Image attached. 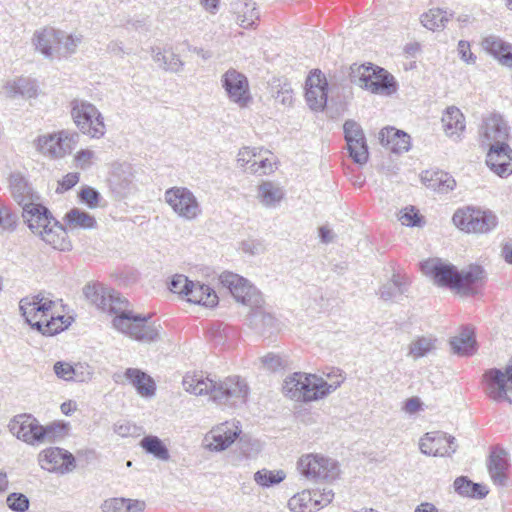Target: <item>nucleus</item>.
Instances as JSON below:
<instances>
[{
	"label": "nucleus",
	"mask_w": 512,
	"mask_h": 512,
	"mask_svg": "<svg viewBox=\"0 0 512 512\" xmlns=\"http://www.w3.org/2000/svg\"><path fill=\"white\" fill-rule=\"evenodd\" d=\"M286 478L283 470L271 471L262 469L254 474V480L257 484L263 487H270L282 482Z\"/></svg>",
	"instance_id": "de8ad7c7"
},
{
	"label": "nucleus",
	"mask_w": 512,
	"mask_h": 512,
	"mask_svg": "<svg viewBox=\"0 0 512 512\" xmlns=\"http://www.w3.org/2000/svg\"><path fill=\"white\" fill-rule=\"evenodd\" d=\"M73 123L83 134L93 139H101L106 133V124L101 111L91 102L74 98L69 103Z\"/></svg>",
	"instance_id": "423d86ee"
},
{
	"label": "nucleus",
	"mask_w": 512,
	"mask_h": 512,
	"mask_svg": "<svg viewBox=\"0 0 512 512\" xmlns=\"http://www.w3.org/2000/svg\"><path fill=\"white\" fill-rule=\"evenodd\" d=\"M164 200L179 217L185 220H194L201 214L196 196L186 187L174 186L167 189Z\"/></svg>",
	"instance_id": "f8f14e48"
},
{
	"label": "nucleus",
	"mask_w": 512,
	"mask_h": 512,
	"mask_svg": "<svg viewBox=\"0 0 512 512\" xmlns=\"http://www.w3.org/2000/svg\"><path fill=\"white\" fill-rule=\"evenodd\" d=\"M145 502L125 498H111L102 504L103 512H142Z\"/></svg>",
	"instance_id": "c9c22d12"
},
{
	"label": "nucleus",
	"mask_w": 512,
	"mask_h": 512,
	"mask_svg": "<svg viewBox=\"0 0 512 512\" xmlns=\"http://www.w3.org/2000/svg\"><path fill=\"white\" fill-rule=\"evenodd\" d=\"M185 391L194 395H210L219 405L238 406L246 402L248 385L239 376L215 381L201 373L186 374L182 381Z\"/></svg>",
	"instance_id": "f257e3e1"
},
{
	"label": "nucleus",
	"mask_w": 512,
	"mask_h": 512,
	"mask_svg": "<svg viewBox=\"0 0 512 512\" xmlns=\"http://www.w3.org/2000/svg\"><path fill=\"white\" fill-rule=\"evenodd\" d=\"M484 391L495 402L506 401L512 405L508 392L512 393V359L503 372L498 368L487 370L484 375Z\"/></svg>",
	"instance_id": "9b49d317"
},
{
	"label": "nucleus",
	"mask_w": 512,
	"mask_h": 512,
	"mask_svg": "<svg viewBox=\"0 0 512 512\" xmlns=\"http://www.w3.org/2000/svg\"><path fill=\"white\" fill-rule=\"evenodd\" d=\"M57 38L56 56L74 54L83 40V36L79 33L68 34L62 30H57Z\"/></svg>",
	"instance_id": "ea45409f"
},
{
	"label": "nucleus",
	"mask_w": 512,
	"mask_h": 512,
	"mask_svg": "<svg viewBox=\"0 0 512 512\" xmlns=\"http://www.w3.org/2000/svg\"><path fill=\"white\" fill-rule=\"evenodd\" d=\"M342 381L343 379L329 384L317 375L296 372L285 379L283 393L295 401H315L335 391Z\"/></svg>",
	"instance_id": "39448f33"
},
{
	"label": "nucleus",
	"mask_w": 512,
	"mask_h": 512,
	"mask_svg": "<svg viewBox=\"0 0 512 512\" xmlns=\"http://www.w3.org/2000/svg\"><path fill=\"white\" fill-rule=\"evenodd\" d=\"M22 217L29 229L37 235L42 229L47 228V226L54 221L50 211L45 206L41 205L39 201L28 209L25 208L24 211H22Z\"/></svg>",
	"instance_id": "393cba45"
},
{
	"label": "nucleus",
	"mask_w": 512,
	"mask_h": 512,
	"mask_svg": "<svg viewBox=\"0 0 512 512\" xmlns=\"http://www.w3.org/2000/svg\"><path fill=\"white\" fill-rule=\"evenodd\" d=\"M450 345L455 354L470 356L476 351V342L472 330L465 328L459 336L450 340Z\"/></svg>",
	"instance_id": "e433bc0d"
},
{
	"label": "nucleus",
	"mask_w": 512,
	"mask_h": 512,
	"mask_svg": "<svg viewBox=\"0 0 512 512\" xmlns=\"http://www.w3.org/2000/svg\"><path fill=\"white\" fill-rule=\"evenodd\" d=\"M73 381L88 382L94 375V369L87 363L78 362L73 365Z\"/></svg>",
	"instance_id": "4d7b16f0"
},
{
	"label": "nucleus",
	"mask_w": 512,
	"mask_h": 512,
	"mask_svg": "<svg viewBox=\"0 0 512 512\" xmlns=\"http://www.w3.org/2000/svg\"><path fill=\"white\" fill-rule=\"evenodd\" d=\"M8 507L15 512H25L29 509V499L22 493H11L6 499Z\"/></svg>",
	"instance_id": "5fc2aeb1"
},
{
	"label": "nucleus",
	"mask_w": 512,
	"mask_h": 512,
	"mask_svg": "<svg viewBox=\"0 0 512 512\" xmlns=\"http://www.w3.org/2000/svg\"><path fill=\"white\" fill-rule=\"evenodd\" d=\"M313 492V498L315 502V510H319L320 508H323L327 506L329 503L332 502L334 493L331 489H323V491L319 490H312Z\"/></svg>",
	"instance_id": "680f3d73"
},
{
	"label": "nucleus",
	"mask_w": 512,
	"mask_h": 512,
	"mask_svg": "<svg viewBox=\"0 0 512 512\" xmlns=\"http://www.w3.org/2000/svg\"><path fill=\"white\" fill-rule=\"evenodd\" d=\"M261 361L267 369L272 371H275L282 366L281 358L273 353L265 355L264 357L261 358Z\"/></svg>",
	"instance_id": "774afa93"
},
{
	"label": "nucleus",
	"mask_w": 512,
	"mask_h": 512,
	"mask_svg": "<svg viewBox=\"0 0 512 512\" xmlns=\"http://www.w3.org/2000/svg\"><path fill=\"white\" fill-rule=\"evenodd\" d=\"M64 219L69 229H92L97 224L92 215L78 208H73L67 212Z\"/></svg>",
	"instance_id": "a19ab883"
},
{
	"label": "nucleus",
	"mask_w": 512,
	"mask_h": 512,
	"mask_svg": "<svg viewBox=\"0 0 512 512\" xmlns=\"http://www.w3.org/2000/svg\"><path fill=\"white\" fill-rule=\"evenodd\" d=\"M130 170L131 168L127 167V170H122V174L114 173L112 176L111 183L119 193H124L130 189L133 182V175Z\"/></svg>",
	"instance_id": "864d4df0"
},
{
	"label": "nucleus",
	"mask_w": 512,
	"mask_h": 512,
	"mask_svg": "<svg viewBox=\"0 0 512 512\" xmlns=\"http://www.w3.org/2000/svg\"><path fill=\"white\" fill-rule=\"evenodd\" d=\"M57 30L54 28H44L37 31L34 35V44L45 57L53 58L57 51Z\"/></svg>",
	"instance_id": "7c9ffc66"
},
{
	"label": "nucleus",
	"mask_w": 512,
	"mask_h": 512,
	"mask_svg": "<svg viewBox=\"0 0 512 512\" xmlns=\"http://www.w3.org/2000/svg\"><path fill=\"white\" fill-rule=\"evenodd\" d=\"M53 370L55 375L64 381H73V365L65 361H57Z\"/></svg>",
	"instance_id": "052dcab7"
},
{
	"label": "nucleus",
	"mask_w": 512,
	"mask_h": 512,
	"mask_svg": "<svg viewBox=\"0 0 512 512\" xmlns=\"http://www.w3.org/2000/svg\"><path fill=\"white\" fill-rule=\"evenodd\" d=\"M109 289L99 285L88 284L83 288V294L85 298L92 304L96 305L97 308L102 310V306H105V301Z\"/></svg>",
	"instance_id": "09e8293b"
},
{
	"label": "nucleus",
	"mask_w": 512,
	"mask_h": 512,
	"mask_svg": "<svg viewBox=\"0 0 512 512\" xmlns=\"http://www.w3.org/2000/svg\"><path fill=\"white\" fill-rule=\"evenodd\" d=\"M250 309L251 311L248 315L249 325L257 333H272L277 328V320L263 308V304L258 307H250Z\"/></svg>",
	"instance_id": "c85d7f7f"
},
{
	"label": "nucleus",
	"mask_w": 512,
	"mask_h": 512,
	"mask_svg": "<svg viewBox=\"0 0 512 512\" xmlns=\"http://www.w3.org/2000/svg\"><path fill=\"white\" fill-rule=\"evenodd\" d=\"M262 153L270 154V151L264 150L262 148L243 147L238 152L237 164L245 172H248L247 167L250 164H254V161L256 162L258 157L261 156Z\"/></svg>",
	"instance_id": "8fccbe9b"
},
{
	"label": "nucleus",
	"mask_w": 512,
	"mask_h": 512,
	"mask_svg": "<svg viewBox=\"0 0 512 512\" xmlns=\"http://www.w3.org/2000/svg\"><path fill=\"white\" fill-rule=\"evenodd\" d=\"M240 432L236 423L224 422L206 434L204 446L210 451H223L237 439Z\"/></svg>",
	"instance_id": "6ab92c4d"
},
{
	"label": "nucleus",
	"mask_w": 512,
	"mask_h": 512,
	"mask_svg": "<svg viewBox=\"0 0 512 512\" xmlns=\"http://www.w3.org/2000/svg\"><path fill=\"white\" fill-rule=\"evenodd\" d=\"M17 215L12 213L8 207L0 203V228L12 231L16 227Z\"/></svg>",
	"instance_id": "bf43d9fd"
},
{
	"label": "nucleus",
	"mask_w": 512,
	"mask_h": 512,
	"mask_svg": "<svg viewBox=\"0 0 512 512\" xmlns=\"http://www.w3.org/2000/svg\"><path fill=\"white\" fill-rule=\"evenodd\" d=\"M399 220L403 225L406 226H418L420 222V216L418 212L412 207L410 210L405 209V211L401 214Z\"/></svg>",
	"instance_id": "338daca9"
},
{
	"label": "nucleus",
	"mask_w": 512,
	"mask_h": 512,
	"mask_svg": "<svg viewBox=\"0 0 512 512\" xmlns=\"http://www.w3.org/2000/svg\"><path fill=\"white\" fill-rule=\"evenodd\" d=\"M10 432L28 445H40V423L31 414H19L9 422Z\"/></svg>",
	"instance_id": "a211bd4d"
},
{
	"label": "nucleus",
	"mask_w": 512,
	"mask_h": 512,
	"mask_svg": "<svg viewBox=\"0 0 512 512\" xmlns=\"http://www.w3.org/2000/svg\"><path fill=\"white\" fill-rule=\"evenodd\" d=\"M10 190L15 202L22 207V211L40 200L30 184L20 175L11 176Z\"/></svg>",
	"instance_id": "b1692460"
},
{
	"label": "nucleus",
	"mask_w": 512,
	"mask_h": 512,
	"mask_svg": "<svg viewBox=\"0 0 512 512\" xmlns=\"http://www.w3.org/2000/svg\"><path fill=\"white\" fill-rule=\"evenodd\" d=\"M95 153L89 149H81L75 155L76 166L85 170L88 169L93 162Z\"/></svg>",
	"instance_id": "0e129e2a"
},
{
	"label": "nucleus",
	"mask_w": 512,
	"mask_h": 512,
	"mask_svg": "<svg viewBox=\"0 0 512 512\" xmlns=\"http://www.w3.org/2000/svg\"><path fill=\"white\" fill-rule=\"evenodd\" d=\"M313 497L311 490H303L289 499L288 507L293 512H313L315 511Z\"/></svg>",
	"instance_id": "37998d69"
},
{
	"label": "nucleus",
	"mask_w": 512,
	"mask_h": 512,
	"mask_svg": "<svg viewBox=\"0 0 512 512\" xmlns=\"http://www.w3.org/2000/svg\"><path fill=\"white\" fill-rule=\"evenodd\" d=\"M423 180L428 188L441 193L453 190L456 185L455 180L448 173L443 171H436L432 173L427 171Z\"/></svg>",
	"instance_id": "58836bf2"
},
{
	"label": "nucleus",
	"mask_w": 512,
	"mask_h": 512,
	"mask_svg": "<svg viewBox=\"0 0 512 512\" xmlns=\"http://www.w3.org/2000/svg\"><path fill=\"white\" fill-rule=\"evenodd\" d=\"M457 51L460 59L466 64L471 65L476 63V56L472 53L468 41L460 40L458 42Z\"/></svg>",
	"instance_id": "e2e57ef3"
},
{
	"label": "nucleus",
	"mask_w": 512,
	"mask_h": 512,
	"mask_svg": "<svg viewBox=\"0 0 512 512\" xmlns=\"http://www.w3.org/2000/svg\"><path fill=\"white\" fill-rule=\"evenodd\" d=\"M284 197V190L276 183L264 181L258 186L257 198L265 207H275Z\"/></svg>",
	"instance_id": "72a5a7b5"
},
{
	"label": "nucleus",
	"mask_w": 512,
	"mask_h": 512,
	"mask_svg": "<svg viewBox=\"0 0 512 512\" xmlns=\"http://www.w3.org/2000/svg\"><path fill=\"white\" fill-rule=\"evenodd\" d=\"M406 292L405 283H403L399 276L393 275V278L387 283L383 284L380 287L379 294L380 297L385 300H393Z\"/></svg>",
	"instance_id": "49530a36"
},
{
	"label": "nucleus",
	"mask_w": 512,
	"mask_h": 512,
	"mask_svg": "<svg viewBox=\"0 0 512 512\" xmlns=\"http://www.w3.org/2000/svg\"><path fill=\"white\" fill-rule=\"evenodd\" d=\"M38 235L55 249L65 251L71 248V243L67 239L66 228L55 219L47 228L42 229Z\"/></svg>",
	"instance_id": "cd10ccee"
},
{
	"label": "nucleus",
	"mask_w": 512,
	"mask_h": 512,
	"mask_svg": "<svg viewBox=\"0 0 512 512\" xmlns=\"http://www.w3.org/2000/svg\"><path fill=\"white\" fill-rule=\"evenodd\" d=\"M442 126L448 137L459 139L465 130V118L459 108L448 107L442 115Z\"/></svg>",
	"instance_id": "c756f323"
},
{
	"label": "nucleus",
	"mask_w": 512,
	"mask_h": 512,
	"mask_svg": "<svg viewBox=\"0 0 512 512\" xmlns=\"http://www.w3.org/2000/svg\"><path fill=\"white\" fill-rule=\"evenodd\" d=\"M38 461L42 469L60 474L70 473L76 467L75 457L59 447L44 449L40 452Z\"/></svg>",
	"instance_id": "2eb2a0df"
},
{
	"label": "nucleus",
	"mask_w": 512,
	"mask_h": 512,
	"mask_svg": "<svg viewBox=\"0 0 512 512\" xmlns=\"http://www.w3.org/2000/svg\"><path fill=\"white\" fill-rule=\"evenodd\" d=\"M486 163L497 175L503 177L512 173V150L508 144L487 147Z\"/></svg>",
	"instance_id": "4be33fe9"
},
{
	"label": "nucleus",
	"mask_w": 512,
	"mask_h": 512,
	"mask_svg": "<svg viewBox=\"0 0 512 512\" xmlns=\"http://www.w3.org/2000/svg\"><path fill=\"white\" fill-rule=\"evenodd\" d=\"M483 49L502 66L512 68V44L497 35H488L482 40Z\"/></svg>",
	"instance_id": "5701e85b"
},
{
	"label": "nucleus",
	"mask_w": 512,
	"mask_h": 512,
	"mask_svg": "<svg viewBox=\"0 0 512 512\" xmlns=\"http://www.w3.org/2000/svg\"><path fill=\"white\" fill-rule=\"evenodd\" d=\"M474 486V482L470 481L465 476H460L454 481V489L457 493L463 496H469Z\"/></svg>",
	"instance_id": "69168bd1"
},
{
	"label": "nucleus",
	"mask_w": 512,
	"mask_h": 512,
	"mask_svg": "<svg viewBox=\"0 0 512 512\" xmlns=\"http://www.w3.org/2000/svg\"><path fill=\"white\" fill-rule=\"evenodd\" d=\"M328 83L321 71L311 73L306 80V101L312 110H323L327 103Z\"/></svg>",
	"instance_id": "aec40b11"
},
{
	"label": "nucleus",
	"mask_w": 512,
	"mask_h": 512,
	"mask_svg": "<svg viewBox=\"0 0 512 512\" xmlns=\"http://www.w3.org/2000/svg\"><path fill=\"white\" fill-rule=\"evenodd\" d=\"M55 306L56 302L45 292L26 296L19 302L26 323L43 336H54L67 328L64 316L54 312Z\"/></svg>",
	"instance_id": "7ed1b4c3"
},
{
	"label": "nucleus",
	"mask_w": 512,
	"mask_h": 512,
	"mask_svg": "<svg viewBox=\"0 0 512 512\" xmlns=\"http://www.w3.org/2000/svg\"><path fill=\"white\" fill-rule=\"evenodd\" d=\"M192 282L186 276L177 274L172 277L169 283V289L173 293L183 294L186 296L189 288H192Z\"/></svg>",
	"instance_id": "13d9d810"
},
{
	"label": "nucleus",
	"mask_w": 512,
	"mask_h": 512,
	"mask_svg": "<svg viewBox=\"0 0 512 512\" xmlns=\"http://www.w3.org/2000/svg\"><path fill=\"white\" fill-rule=\"evenodd\" d=\"M270 156H272V154H265V153H262L261 156L258 157L257 161L255 162L254 161V164H250L248 167H247V170H248V173H251V174H260V175H265V174H269L271 172H273V165H274V161L272 158H270Z\"/></svg>",
	"instance_id": "603ef678"
},
{
	"label": "nucleus",
	"mask_w": 512,
	"mask_h": 512,
	"mask_svg": "<svg viewBox=\"0 0 512 512\" xmlns=\"http://www.w3.org/2000/svg\"><path fill=\"white\" fill-rule=\"evenodd\" d=\"M300 473L312 480H335L340 473L338 463L319 454H306L300 457L297 463Z\"/></svg>",
	"instance_id": "6e6552de"
},
{
	"label": "nucleus",
	"mask_w": 512,
	"mask_h": 512,
	"mask_svg": "<svg viewBox=\"0 0 512 512\" xmlns=\"http://www.w3.org/2000/svg\"><path fill=\"white\" fill-rule=\"evenodd\" d=\"M452 15H448L447 12L435 8L430 9L428 12L421 15L420 21L421 24L431 30L435 31L438 29H443L446 26V23L450 20Z\"/></svg>",
	"instance_id": "79ce46f5"
},
{
	"label": "nucleus",
	"mask_w": 512,
	"mask_h": 512,
	"mask_svg": "<svg viewBox=\"0 0 512 512\" xmlns=\"http://www.w3.org/2000/svg\"><path fill=\"white\" fill-rule=\"evenodd\" d=\"M423 268L438 285L455 290L463 296L478 293L485 278V272L479 265H470L461 271L453 265L441 263H426Z\"/></svg>",
	"instance_id": "20e7f679"
},
{
	"label": "nucleus",
	"mask_w": 512,
	"mask_h": 512,
	"mask_svg": "<svg viewBox=\"0 0 512 512\" xmlns=\"http://www.w3.org/2000/svg\"><path fill=\"white\" fill-rule=\"evenodd\" d=\"M79 141L77 132L61 131L55 134L39 136L36 149L51 158H61L70 153Z\"/></svg>",
	"instance_id": "ddd939ff"
},
{
	"label": "nucleus",
	"mask_w": 512,
	"mask_h": 512,
	"mask_svg": "<svg viewBox=\"0 0 512 512\" xmlns=\"http://www.w3.org/2000/svg\"><path fill=\"white\" fill-rule=\"evenodd\" d=\"M487 467L493 483L498 486H505L509 467L507 452L504 449L493 450L490 453Z\"/></svg>",
	"instance_id": "a878e982"
},
{
	"label": "nucleus",
	"mask_w": 512,
	"mask_h": 512,
	"mask_svg": "<svg viewBox=\"0 0 512 512\" xmlns=\"http://www.w3.org/2000/svg\"><path fill=\"white\" fill-rule=\"evenodd\" d=\"M380 143L392 152L400 154L410 149V136L394 127H386L379 133Z\"/></svg>",
	"instance_id": "bb28decb"
},
{
	"label": "nucleus",
	"mask_w": 512,
	"mask_h": 512,
	"mask_svg": "<svg viewBox=\"0 0 512 512\" xmlns=\"http://www.w3.org/2000/svg\"><path fill=\"white\" fill-rule=\"evenodd\" d=\"M140 445L147 453L159 460L167 461L170 458L166 445L157 436H145Z\"/></svg>",
	"instance_id": "c03bdc74"
},
{
	"label": "nucleus",
	"mask_w": 512,
	"mask_h": 512,
	"mask_svg": "<svg viewBox=\"0 0 512 512\" xmlns=\"http://www.w3.org/2000/svg\"><path fill=\"white\" fill-rule=\"evenodd\" d=\"M82 203H85L89 208L93 209L99 206L101 199L100 193L89 186L82 188L78 194Z\"/></svg>",
	"instance_id": "6e6d98bb"
},
{
	"label": "nucleus",
	"mask_w": 512,
	"mask_h": 512,
	"mask_svg": "<svg viewBox=\"0 0 512 512\" xmlns=\"http://www.w3.org/2000/svg\"><path fill=\"white\" fill-rule=\"evenodd\" d=\"M436 348V339L432 336H421L413 340L409 345V355L418 359L428 355Z\"/></svg>",
	"instance_id": "a18cd8bd"
},
{
	"label": "nucleus",
	"mask_w": 512,
	"mask_h": 512,
	"mask_svg": "<svg viewBox=\"0 0 512 512\" xmlns=\"http://www.w3.org/2000/svg\"><path fill=\"white\" fill-rule=\"evenodd\" d=\"M219 280L237 302L248 307H258L264 304L260 291L242 276L232 272H224L220 275Z\"/></svg>",
	"instance_id": "9d476101"
},
{
	"label": "nucleus",
	"mask_w": 512,
	"mask_h": 512,
	"mask_svg": "<svg viewBox=\"0 0 512 512\" xmlns=\"http://www.w3.org/2000/svg\"><path fill=\"white\" fill-rule=\"evenodd\" d=\"M235 10L243 28H251L259 19V12L253 0H238Z\"/></svg>",
	"instance_id": "4c0bfd02"
},
{
	"label": "nucleus",
	"mask_w": 512,
	"mask_h": 512,
	"mask_svg": "<svg viewBox=\"0 0 512 512\" xmlns=\"http://www.w3.org/2000/svg\"><path fill=\"white\" fill-rule=\"evenodd\" d=\"M40 432L42 434V436H40V444L55 442L57 439L64 437L66 427L61 423H51L46 426L40 424Z\"/></svg>",
	"instance_id": "3c124183"
},
{
	"label": "nucleus",
	"mask_w": 512,
	"mask_h": 512,
	"mask_svg": "<svg viewBox=\"0 0 512 512\" xmlns=\"http://www.w3.org/2000/svg\"><path fill=\"white\" fill-rule=\"evenodd\" d=\"M457 447L456 439L441 431L426 433L419 443L421 452L428 456H451Z\"/></svg>",
	"instance_id": "f3484780"
},
{
	"label": "nucleus",
	"mask_w": 512,
	"mask_h": 512,
	"mask_svg": "<svg viewBox=\"0 0 512 512\" xmlns=\"http://www.w3.org/2000/svg\"><path fill=\"white\" fill-rule=\"evenodd\" d=\"M105 304L102 311L115 314L112 324L121 333L141 342H152L158 338V327L148 324L151 315L133 313L129 309L128 300L119 292L109 289Z\"/></svg>",
	"instance_id": "f03ea898"
},
{
	"label": "nucleus",
	"mask_w": 512,
	"mask_h": 512,
	"mask_svg": "<svg viewBox=\"0 0 512 512\" xmlns=\"http://www.w3.org/2000/svg\"><path fill=\"white\" fill-rule=\"evenodd\" d=\"M353 73L352 81L374 94L391 95L397 90L393 76L381 67L362 65Z\"/></svg>",
	"instance_id": "0eeeda50"
},
{
	"label": "nucleus",
	"mask_w": 512,
	"mask_h": 512,
	"mask_svg": "<svg viewBox=\"0 0 512 512\" xmlns=\"http://www.w3.org/2000/svg\"><path fill=\"white\" fill-rule=\"evenodd\" d=\"M125 377L136 388L142 396H152L155 393V383L153 379L136 368H128L125 371Z\"/></svg>",
	"instance_id": "473e14b6"
},
{
	"label": "nucleus",
	"mask_w": 512,
	"mask_h": 512,
	"mask_svg": "<svg viewBox=\"0 0 512 512\" xmlns=\"http://www.w3.org/2000/svg\"><path fill=\"white\" fill-rule=\"evenodd\" d=\"M151 52L154 62L161 69L172 73H180L183 70L184 62L178 54L172 51L162 52L159 48H152Z\"/></svg>",
	"instance_id": "f704fd0d"
},
{
	"label": "nucleus",
	"mask_w": 512,
	"mask_h": 512,
	"mask_svg": "<svg viewBox=\"0 0 512 512\" xmlns=\"http://www.w3.org/2000/svg\"><path fill=\"white\" fill-rule=\"evenodd\" d=\"M221 85L228 99L240 108L247 107L252 101L248 79L236 69L230 68L221 76Z\"/></svg>",
	"instance_id": "4468645a"
},
{
	"label": "nucleus",
	"mask_w": 512,
	"mask_h": 512,
	"mask_svg": "<svg viewBox=\"0 0 512 512\" xmlns=\"http://www.w3.org/2000/svg\"><path fill=\"white\" fill-rule=\"evenodd\" d=\"M186 296L189 302L206 307H214L218 303L215 291L205 284L192 282V288H189Z\"/></svg>",
	"instance_id": "2f4dec72"
},
{
	"label": "nucleus",
	"mask_w": 512,
	"mask_h": 512,
	"mask_svg": "<svg viewBox=\"0 0 512 512\" xmlns=\"http://www.w3.org/2000/svg\"><path fill=\"white\" fill-rule=\"evenodd\" d=\"M452 221L456 227L468 233H487L497 225V217L491 211L472 207L458 209Z\"/></svg>",
	"instance_id": "1a4fd4ad"
},
{
	"label": "nucleus",
	"mask_w": 512,
	"mask_h": 512,
	"mask_svg": "<svg viewBox=\"0 0 512 512\" xmlns=\"http://www.w3.org/2000/svg\"><path fill=\"white\" fill-rule=\"evenodd\" d=\"M481 144L484 147L507 144L508 126L499 115H491L484 119L480 129Z\"/></svg>",
	"instance_id": "412c9836"
},
{
	"label": "nucleus",
	"mask_w": 512,
	"mask_h": 512,
	"mask_svg": "<svg viewBox=\"0 0 512 512\" xmlns=\"http://www.w3.org/2000/svg\"><path fill=\"white\" fill-rule=\"evenodd\" d=\"M343 129L349 156L355 163L364 165L368 161L369 153L361 126L353 120H347Z\"/></svg>",
	"instance_id": "dca6fc26"
}]
</instances>
